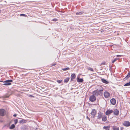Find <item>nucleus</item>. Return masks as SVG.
I'll use <instances>...</instances> for the list:
<instances>
[{
    "label": "nucleus",
    "instance_id": "obj_17",
    "mask_svg": "<svg viewBox=\"0 0 130 130\" xmlns=\"http://www.w3.org/2000/svg\"><path fill=\"white\" fill-rule=\"evenodd\" d=\"M102 119L103 121H105L107 120V118L106 116H104L102 117Z\"/></svg>",
    "mask_w": 130,
    "mask_h": 130
},
{
    "label": "nucleus",
    "instance_id": "obj_18",
    "mask_svg": "<svg viewBox=\"0 0 130 130\" xmlns=\"http://www.w3.org/2000/svg\"><path fill=\"white\" fill-rule=\"evenodd\" d=\"M84 12L83 11H80L76 13V14L77 15H81L83 14Z\"/></svg>",
    "mask_w": 130,
    "mask_h": 130
},
{
    "label": "nucleus",
    "instance_id": "obj_36",
    "mask_svg": "<svg viewBox=\"0 0 130 130\" xmlns=\"http://www.w3.org/2000/svg\"><path fill=\"white\" fill-rule=\"evenodd\" d=\"M30 96H31V97H33V96L32 95H30Z\"/></svg>",
    "mask_w": 130,
    "mask_h": 130
},
{
    "label": "nucleus",
    "instance_id": "obj_16",
    "mask_svg": "<svg viewBox=\"0 0 130 130\" xmlns=\"http://www.w3.org/2000/svg\"><path fill=\"white\" fill-rule=\"evenodd\" d=\"M77 81L78 82H82L83 81V80L82 78H79L78 77L77 78Z\"/></svg>",
    "mask_w": 130,
    "mask_h": 130
},
{
    "label": "nucleus",
    "instance_id": "obj_4",
    "mask_svg": "<svg viewBox=\"0 0 130 130\" xmlns=\"http://www.w3.org/2000/svg\"><path fill=\"white\" fill-rule=\"evenodd\" d=\"M96 90L99 92L103 90V88L100 85L98 86L96 88Z\"/></svg>",
    "mask_w": 130,
    "mask_h": 130
},
{
    "label": "nucleus",
    "instance_id": "obj_2",
    "mask_svg": "<svg viewBox=\"0 0 130 130\" xmlns=\"http://www.w3.org/2000/svg\"><path fill=\"white\" fill-rule=\"evenodd\" d=\"M96 99L95 96L93 95L90 96L89 98V100L90 101L92 102L95 101Z\"/></svg>",
    "mask_w": 130,
    "mask_h": 130
},
{
    "label": "nucleus",
    "instance_id": "obj_29",
    "mask_svg": "<svg viewBox=\"0 0 130 130\" xmlns=\"http://www.w3.org/2000/svg\"><path fill=\"white\" fill-rule=\"evenodd\" d=\"M52 21H57L58 20L57 19L55 18L54 19L52 20Z\"/></svg>",
    "mask_w": 130,
    "mask_h": 130
},
{
    "label": "nucleus",
    "instance_id": "obj_9",
    "mask_svg": "<svg viewBox=\"0 0 130 130\" xmlns=\"http://www.w3.org/2000/svg\"><path fill=\"white\" fill-rule=\"evenodd\" d=\"M113 112V110H108L105 112V114L106 115H108Z\"/></svg>",
    "mask_w": 130,
    "mask_h": 130
},
{
    "label": "nucleus",
    "instance_id": "obj_10",
    "mask_svg": "<svg viewBox=\"0 0 130 130\" xmlns=\"http://www.w3.org/2000/svg\"><path fill=\"white\" fill-rule=\"evenodd\" d=\"M110 102L113 105H115L116 102L115 99H112L110 100Z\"/></svg>",
    "mask_w": 130,
    "mask_h": 130
},
{
    "label": "nucleus",
    "instance_id": "obj_37",
    "mask_svg": "<svg viewBox=\"0 0 130 130\" xmlns=\"http://www.w3.org/2000/svg\"><path fill=\"white\" fill-rule=\"evenodd\" d=\"M2 12V11L1 10H0V13H1Z\"/></svg>",
    "mask_w": 130,
    "mask_h": 130
},
{
    "label": "nucleus",
    "instance_id": "obj_8",
    "mask_svg": "<svg viewBox=\"0 0 130 130\" xmlns=\"http://www.w3.org/2000/svg\"><path fill=\"white\" fill-rule=\"evenodd\" d=\"M99 91L97 90H95L93 92V94L95 96H98L99 94Z\"/></svg>",
    "mask_w": 130,
    "mask_h": 130
},
{
    "label": "nucleus",
    "instance_id": "obj_22",
    "mask_svg": "<svg viewBox=\"0 0 130 130\" xmlns=\"http://www.w3.org/2000/svg\"><path fill=\"white\" fill-rule=\"evenodd\" d=\"M15 127V126L14 124H13L11 125V126L10 127V129H13Z\"/></svg>",
    "mask_w": 130,
    "mask_h": 130
},
{
    "label": "nucleus",
    "instance_id": "obj_13",
    "mask_svg": "<svg viewBox=\"0 0 130 130\" xmlns=\"http://www.w3.org/2000/svg\"><path fill=\"white\" fill-rule=\"evenodd\" d=\"M26 120L22 119H20L19 121V122L20 123H26Z\"/></svg>",
    "mask_w": 130,
    "mask_h": 130
},
{
    "label": "nucleus",
    "instance_id": "obj_20",
    "mask_svg": "<svg viewBox=\"0 0 130 130\" xmlns=\"http://www.w3.org/2000/svg\"><path fill=\"white\" fill-rule=\"evenodd\" d=\"M101 80L102 82L104 83L105 84H107L108 83V82L104 79H101Z\"/></svg>",
    "mask_w": 130,
    "mask_h": 130
},
{
    "label": "nucleus",
    "instance_id": "obj_19",
    "mask_svg": "<svg viewBox=\"0 0 130 130\" xmlns=\"http://www.w3.org/2000/svg\"><path fill=\"white\" fill-rule=\"evenodd\" d=\"M110 126H104L103 128L106 130H109Z\"/></svg>",
    "mask_w": 130,
    "mask_h": 130
},
{
    "label": "nucleus",
    "instance_id": "obj_40",
    "mask_svg": "<svg viewBox=\"0 0 130 130\" xmlns=\"http://www.w3.org/2000/svg\"><path fill=\"white\" fill-rule=\"evenodd\" d=\"M103 64H104V63H103Z\"/></svg>",
    "mask_w": 130,
    "mask_h": 130
},
{
    "label": "nucleus",
    "instance_id": "obj_34",
    "mask_svg": "<svg viewBox=\"0 0 130 130\" xmlns=\"http://www.w3.org/2000/svg\"><path fill=\"white\" fill-rule=\"evenodd\" d=\"M56 65V63H55L54 64H52V66H54L55 65Z\"/></svg>",
    "mask_w": 130,
    "mask_h": 130
},
{
    "label": "nucleus",
    "instance_id": "obj_14",
    "mask_svg": "<svg viewBox=\"0 0 130 130\" xmlns=\"http://www.w3.org/2000/svg\"><path fill=\"white\" fill-rule=\"evenodd\" d=\"M103 116V113L101 112L98 113V118L99 119H100Z\"/></svg>",
    "mask_w": 130,
    "mask_h": 130
},
{
    "label": "nucleus",
    "instance_id": "obj_33",
    "mask_svg": "<svg viewBox=\"0 0 130 130\" xmlns=\"http://www.w3.org/2000/svg\"><path fill=\"white\" fill-rule=\"evenodd\" d=\"M13 116L14 117H15L17 116V115L16 114H14L13 115Z\"/></svg>",
    "mask_w": 130,
    "mask_h": 130
},
{
    "label": "nucleus",
    "instance_id": "obj_1",
    "mask_svg": "<svg viewBox=\"0 0 130 130\" xmlns=\"http://www.w3.org/2000/svg\"><path fill=\"white\" fill-rule=\"evenodd\" d=\"M12 82L11 80H8L6 81H5L4 83H5L3 84V85L5 86H8L10 85L11 84L10 83Z\"/></svg>",
    "mask_w": 130,
    "mask_h": 130
},
{
    "label": "nucleus",
    "instance_id": "obj_35",
    "mask_svg": "<svg viewBox=\"0 0 130 130\" xmlns=\"http://www.w3.org/2000/svg\"><path fill=\"white\" fill-rule=\"evenodd\" d=\"M116 56L117 57H119V56H121V55H117Z\"/></svg>",
    "mask_w": 130,
    "mask_h": 130
},
{
    "label": "nucleus",
    "instance_id": "obj_5",
    "mask_svg": "<svg viewBox=\"0 0 130 130\" xmlns=\"http://www.w3.org/2000/svg\"><path fill=\"white\" fill-rule=\"evenodd\" d=\"M123 124L124 126L126 127H128L130 126V123L128 121H124Z\"/></svg>",
    "mask_w": 130,
    "mask_h": 130
},
{
    "label": "nucleus",
    "instance_id": "obj_11",
    "mask_svg": "<svg viewBox=\"0 0 130 130\" xmlns=\"http://www.w3.org/2000/svg\"><path fill=\"white\" fill-rule=\"evenodd\" d=\"M130 77V71L128 72L127 76L123 79V80H126L127 79Z\"/></svg>",
    "mask_w": 130,
    "mask_h": 130
},
{
    "label": "nucleus",
    "instance_id": "obj_6",
    "mask_svg": "<svg viewBox=\"0 0 130 130\" xmlns=\"http://www.w3.org/2000/svg\"><path fill=\"white\" fill-rule=\"evenodd\" d=\"M96 114V111L95 109H93L92 110L91 112V114L92 115V116L93 117V118H94L95 115Z\"/></svg>",
    "mask_w": 130,
    "mask_h": 130
},
{
    "label": "nucleus",
    "instance_id": "obj_28",
    "mask_svg": "<svg viewBox=\"0 0 130 130\" xmlns=\"http://www.w3.org/2000/svg\"><path fill=\"white\" fill-rule=\"evenodd\" d=\"M14 121L15 124H16L18 122V120L17 119L14 120Z\"/></svg>",
    "mask_w": 130,
    "mask_h": 130
},
{
    "label": "nucleus",
    "instance_id": "obj_21",
    "mask_svg": "<svg viewBox=\"0 0 130 130\" xmlns=\"http://www.w3.org/2000/svg\"><path fill=\"white\" fill-rule=\"evenodd\" d=\"M69 78L68 77L64 79V82L65 83H67L69 81Z\"/></svg>",
    "mask_w": 130,
    "mask_h": 130
},
{
    "label": "nucleus",
    "instance_id": "obj_38",
    "mask_svg": "<svg viewBox=\"0 0 130 130\" xmlns=\"http://www.w3.org/2000/svg\"><path fill=\"white\" fill-rule=\"evenodd\" d=\"M3 82V81H1V80H0V82Z\"/></svg>",
    "mask_w": 130,
    "mask_h": 130
},
{
    "label": "nucleus",
    "instance_id": "obj_30",
    "mask_svg": "<svg viewBox=\"0 0 130 130\" xmlns=\"http://www.w3.org/2000/svg\"><path fill=\"white\" fill-rule=\"evenodd\" d=\"M20 16H23V17H25L26 15L24 14H20Z\"/></svg>",
    "mask_w": 130,
    "mask_h": 130
},
{
    "label": "nucleus",
    "instance_id": "obj_15",
    "mask_svg": "<svg viewBox=\"0 0 130 130\" xmlns=\"http://www.w3.org/2000/svg\"><path fill=\"white\" fill-rule=\"evenodd\" d=\"M71 80H73L75 78L76 76L75 74L74 73L72 74L71 75Z\"/></svg>",
    "mask_w": 130,
    "mask_h": 130
},
{
    "label": "nucleus",
    "instance_id": "obj_27",
    "mask_svg": "<svg viewBox=\"0 0 130 130\" xmlns=\"http://www.w3.org/2000/svg\"><path fill=\"white\" fill-rule=\"evenodd\" d=\"M69 68L68 67L65 68L63 69H62V70L63 71H66L69 70Z\"/></svg>",
    "mask_w": 130,
    "mask_h": 130
},
{
    "label": "nucleus",
    "instance_id": "obj_23",
    "mask_svg": "<svg viewBox=\"0 0 130 130\" xmlns=\"http://www.w3.org/2000/svg\"><path fill=\"white\" fill-rule=\"evenodd\" d=\"M130 86V81L129 82L125 84L124 85V86Z\"/></svg>",
    "mask_w": 130,
    "mask_h": 130
},
{
    "label": "nucleus",
    "instance_id": "obj_32",
    "mask_svg": "<svg viewBox=\"0 0 130 130\" xmlns=\"http://www.w3.org/2000/svg\"><path fill=\"white\" fill-rule=\"evenodd\" d=\"M87 119L88 120H89V121L90 120V119L88 117V116H87L86 117Z\"/></svg>",
    "mask_w": 130,
    "mask_h": 130
},
{
    "label": "nucleus",
    "instance_id": "obj_25",
    "mask_svg": "<svg viewBox=\"0 0 130 130\" xmlns=\"http://www.w3.org/2000/svg\"><path fill=\"white\" fill-rule=\"evenodd\" d=\"M112 129L113 130H119V127H114Z\"/></svg>",
    "mask_w": 130,
    "mask_h": 130
},
{
    "label": "nucleus",
    "instance_id": "obj_39",
    "mask_svg": "<svg viewBox=\"0 0 130 130\" xmlns=\"http://www.w3.org/2000/svg\"><path fill=\"white\" fill-rule=\"evenodd\" d=\"M103 64H104V63H103Z\"/></svg>",
    "mask_w": 130,
    "mask_h": 130
},
{
    "label": "nucleus",
    "instance_id": "obj_24",
    "mask_svg": "<svg viewBox=\"0 0 130 130\" xmlns=\"http://www.w3.org/2000/svg\"><path fill=\"white\" fill-rule=\"evenodd\" d=\"M118 59H119V58H115L112 61V63H114V62H115L116 61H117Z\"/></svg>",
    "mask_w": 130,
    "mask_h": 130
},
{
    "label": "nucleus",
    "instance_id": "obj_26",
    "mask_svg": "<svg viewBox=\"0 0 130 130\" xmlns=\"http://www.w3.org/2000/svg\"><path fill=\"white\" fill-rule=\"evenodd\" d=\"M88 70H90L91 71H94V70H93V69L89 67V68H88Z\"/></svg>",
    "mask_w": 130,
    "mask_h": 130
},
{
    "label": "nucleus",
    "instance_id": "obj_3",
    "mask_svg": "<svg viewBox=\"0 0 130 130\" xmlns=\"http://www.w3.org/2000/svg\"><path fill=\"white\" fill-rule=\"evenodd\" d=\"M104 95L105 98H107L110 96V94L107 91H105L104 93Z\"/></svg>",
    "mask_w": 130,
    "mask_h": 130
},
{
    "label": "nucleus",
    "instance_id": "obj_31",
    "mask_svg": "<svg viewBox=\"0 0 130 130\" xmlns=\"http://www.w3.org/2000/svg\"><path fill=\"white\" fill-rule=\"evenodd\" d=\"M62 81V80H57V82L59 83H60Z\"/></svg>",
    "mask_w": 130,
    "mask_h": 130
},
{
    "label": "nucleus",
    "instance_id": "obj_7",
    "mask_svg": "<svg viewBox=\"0 0 130 130\" xmlns=\"http://www.w3.org/2000/svg\"><path fill=\"white\" fill-rule=\"evenodd\" d=\"M5 111L4 109H0V115L1 116H3L5 114Z\"/></svg>",
    "mask_w": 130,
    "mask_h": 130
},
{
    "label": "nucleus",
    "instance_id": "obj_12",
    "mask_svg": "<svg viewBox=\"0 0 130 130\" xmlns=\"http://www.w3.org/2000/svg\"><path fill=\"white\" fill-rule=\"evenodd\" d=\"M119 111L117 109H115L113 111V113L115 115L118 116L119 115Z\"/></svg>",
    "mask_w": 130,
    "mask_h": 130
}]
</instances>
